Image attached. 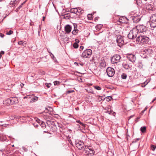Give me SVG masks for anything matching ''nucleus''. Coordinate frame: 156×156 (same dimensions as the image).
<instances>
[{
  "instance_id": "obj_1",
  "label": "nucleus",
  "mask_w": 156,
  "mask_h": 156,
  "mask_svg": "<svg viewBox=\"0 0 156 156\" xmlns=\"http://www.w3.org/2000/svg\"><path fill=\"white\" fill-rule=\"evenodd\" d=\"M136 42L139 44H149L151 43L150 39L147 36L141 34L140 35L136 38Z\"/></svg>"
},
{
  "instance_id": "obj_2",
  "label": "nucleus",
  "mask_w": 156,
  "mask_h": 156,
  "mask_svg": "<svg viewBox=\"0 0 156 156\" xmlns=\"http://www.w3.org/2000/svg\"><path fill=\"white\" fill-rule=\"evenodd\" d=\"M5 101L9 105H12L14 103L18 102V100L16 97H12L7 99Z\"/></svg>"
},
{
  "instance_id": "obj_3",
  "label": "nucleus",
  "mask_w": 156,
  "mask_h": 156,
  "mask_svg": "<svg viewBox=\"0 0 156 156\" xmlns=\"http://www.w3.org/2000/svg\"><path fill=\"white\" fill-rule=\"evenodd\" d=\"M121 57L119 55L115 54L111 58V61L112 64L116 63L120 61Z\"/></svg>"
},
{
  "instance_id": "obj_4",
  "label": "nucleus",
  "mask_w": 156,
  "mask_h": 156,
  "mask_svg": "<svg viewBox=\"0 0 156 156\" xmlns=\"http://www.w3.org/2000/svg\"><path fill=\"white\" fill-rule=\"evenodd\" d=\"M84 149V151L85 152L87 155L94 154V151L93 148L91 146H85Z\"/></svg>"
},
{
  "instance_id": "obj_5",
  "label": "nucleus",
  "mask_w": 156,
  "mask_h": 156,
  "mask_svg": "<svg viewBox=\"0 0 156 156\" xmlns=\"http://www.w3.org/2000/svg\"><path fill=\"white\" fill-rule=\"evenodd\" d=\"M92 51L90 49H87L83 52L81 56L83 58H89L91 55Z\"/></svg>"
},
{
  "instance_id": "obj_6",
  "label": "nucleus",
  "mask_w": 156,
  "mask_h": 156,
  "mask_svg": "<svg viewBox=\"0 0 156 156\" xmlns=\"http://www.w3.org/2000/svg\"><path fill=\"white\" fill-rule=\"evenodd\" d=\"M115 70L112 68L109 67L107 69L106 73L109 77H112L115 74Z\"/></svg>"
},
{
  "instance_id": "obj_7",
  "label": "nucleus",
  "mask_w": 156,
  "mask_h": 156,
  "mask_svg": "<svg viewBox=\"0 0 156 156\" xmlns=\"http://www.w3.org/2000/svg\"><path fill=\"white\" fill-rule=\"evenodd\" d=\"M116 42L118 45L120 47L122 46L124 43V41L123 37L121 35L118 36L116 38Z\"/></svg>"
},
{
  "instance_id": "obj_8",
  "label": "nucleus",
  "mask_w": 156,
  "mask_h": 156,
  "mask_svg": "<svg viewBox=\"0 0 156 156\" xmlns=\"http://www.w3.org/2000/svg\"><path fill=\"white\" fill-rule=\"evenodd\" d=\"M136 29L138 30V32L143 33L146 31L147 29L146 27L143 25H138L135 27Z\"/></svg>"
},
{
  "instance_id": "obj_9",
  "label": "nucleus",
  "mask_w": 156,
  "mask_h": 156,
  "mask_svg": "<svg viewBox=\"0 0 156 156\" xmlns=\"http://www.w3.org/2000/svg\"><path fill=\"white\" fill-rule=\"evenodd\" d=\"M76 146L79 149L81 150L84 147V144L81 141H78L76 144Z\"/></svg>"
},
{
  "instance_id": "obj_10",
  "label": "nucleus",
  "mask_w": 156,
  "mask_h": 156,
  "mask_svg": "<svg viewBox=\"0 0 156 156\" xmlns=\"http://www.w3.org/2000/svg\"><path fill=\"white\" fill-rule=\"evenodd\" d=\"M127 57L129 61L133 62H135L136 60V57L135 55H133L130 54Z\"/></svg>"
},
{
  "instance_id": "obj_11",
  "label": "nucleus",
  "mask_w": 156,
  "mask_h": 156,
  "mask_svg": "<svg viewBox=\"0 0 156 156\" xmlns=\"http://www.w3.org/2000/svg\"><path fill=\"white\" fill-rule=\"evenodd\" d=\"M65 30L66 33L69 34L71 31L72 30L71 26L67 24L65 27Z\"/></svg>"
},
{
  "instance_id": "obj_12",
  "label": "nucleus",
  "mask_w": 156,
  "mask_h": 156,
  "mask_svg": "<svg viewBox=\"0 0 156 156\" xmlns=\"http://www.w3.org/2000/svg\"><path fill=\"white\" fill-rule=\"evenodd\" d=\"M122 66L124 68L127 69L130 68L131 67V66L128 64L127 62L125 61L122 64Z\"/></svg>"
},
{
  "instance_id": "obj_13",
  "label": "nucleus",
  "mask_w": 156,
  "mask_h": 156,
  "mask_svg": "<svg viewBox=\"0 0 156 156\" xmlns=\"http://www.w3.org/2000/svg\"><path fill=\"white\" fill-rule=\"evenodd\" d=\"M131 31L132 34H133V35H134L133 37H134L136 38L138 34V30L135 27L133 28Z\"/></svg>"
},
{
  "instance_id": "obj_14",
  "label": "nucleus",
  "mask_w": 156,
  "mask_h": 156,
  "mask_svg": "<svg viewBox=\"0 0 156 156\" xmlns=\"http://www.w3.org/2000/svg\"><path fill=\"white\" fill-rule=\"evenodd\" d=\"M143 51L145 53H146L147 54H149L152 52V50L151 48H146L144 49Z\"/></svg>"
},
{
  "instance_id": "obj_15",
  "label": "nucleus",
  "mask_w": 156,
  "mask_h": 156,
  "mask_svg": "<svg viewBox=\"0 0 156 156\" xmlns=\"http://www.w3.org/2000/svg\"><path fill=\"white\" fill-rule=\"evenodd\" d=\"M36 121L43 128H44L46 127V125H45V123L41 121L39 119H37L36 120Z\"/></svg>"
},
{
  "instance_id": "obj_16",
  "label": "nucleus",
  "mask_w": 156,
  "mask_h": 156,
  "mask_svg": "<svg viewBox=\"0 0 156 156\" xmlns=\"http://www.w3.org/2000/svg\"><path fill=\"white\" fill-rule=\"evenodd\" d=\"M150 23L151 27H156V21L150 20Z\"/></svg>"
},
{
  "instance_id": "obj_17",
  "label": "nucleus",
  "mask_w": 156,
  "mask_h": 156,
  "mask_svg": "<svg viewBox=\"0 0 156 156\" xmlns=\"http://www.w3.org/2000/svg\"><path fill=\"white\" fill-rule=\"evenodd\" d=\"M132 20L134 23H137L139 22L140 20V19L137 17L135 16H133L132 17Z\"/></svg>"
},
{
  "instance_id": "obj_18",
  "label": "nucleus",
  "mask_w": 156,
  "mask_h": 156,
  "mask_svg": "<svg viewBox=\"0 0 156 156\" xmlns=\"http://www.w3.org/2000/svg\"><path fill=\"white\" fill-rule=\"evenodd\" d=\"M78 11V8H72L70 10V12L71 13L75 14L77 13Z\"/></svg>"
},
{
  "instance_id": "obj_19",
  "label": "nucleus",
  "mask_w": 156,
  "mask_h": 156,
  "mask_svg": "<svg viewBox=\"0 0 156 156\" xmlns=\"http://www.w3.org/2000/svg\"><path fill=\"white\" fill-rule=\"evenodd\" d=\"M17 2H18L17 0H11L9 4L10 5H11V6H15L17 3Z\"/></svg>"
},
{
  "instance_id": "obj_20",
  "label": "nucleus",
  "mask_w": 156,
  "mask_h": 156,
  "mask_svg": "<svg viewBox=\"0 0 156 156\" xmlns=\"http://www.w3.org/2000/svg\"><path fill=\"white\" fill-rule=\"evenodd\" d=\"M74 25V29L72 31V33L73 35H76L78 33L79 31V30L77 29L76 27H75V25Z\"/></svg>"
},
{
  "instance_id": "obj_21",
  "label": "nucleus",
  "mask_w": 156,
  "mask_h": 156,
  "mask_svg": "<svg viewBox=\"0 0 156 156\" xmlns=\"http://www.w3.org/2000/svg\"><path fill=\"white\" fill-rule=\"evenodd\" d=\"M133 36L134 35H133V34H132V33L130 30L129 33L128 35V37L129 39H133L134 38Z\"/></svg>"
},
{
  "instance_id": "obj_22",
  "label": "nucleus",
  "mask_w": 156,
  "mask_h": 156,
  "mask_svg": "<svg viewBox=\"0 0 156 156\" xmlns=\"http://www.w3.org/2000/svg\"><path fill=\"white\" fill-rule=\"evenodd\" d=\"M150 20L156 21V14L152 15L151 18Z\"/></svg>"
},
{
  "instance_id": "obj_23",
  "label": "nucleus",
  "mask_w": 156,
  "mask_h": 156,
  "mask_svg": "<svg viewBox=\"0 0 156 156\" xmlns=\"http://www.w3.org/2000/svg\"><path fill=\"white\" fill-rule=\"evenodd\" d=\"M78 12L77 13L80 14H82L84 12V10H83L81 8L78 7Z\"/></svg>"
},
{
  "instance_id": "obj_24",
  "label": "nucleus",
  "mask_w": 156,
  "mask_h": 156,
  "mask_svg": "<svg viewBox=\"0 0 156 156\" xmlns=\"http://www.w3.org/2000/svg\"><path fill=\"white\" fill-rule=\"evenodd\" d=\"M140 130L142 133H145L146 131V127L145 126L141 127L140 129Z\"/></svg>"
},
{
  "instance_id": "obj_25",
  "label": "nucleus",
  "mask_w": 156,
  "mask_h": 156,
  "mask_svg": "<svg viewBox=\"0 0 156 156\" xmlns=\"http://www.w3.org/2000/svg\"><path fill=\"white\" fill-rule=\"evenodd\" d=\"M127 77V75L125 73H123L121 75V77L122 79H126Z\"/></svg>"
},
{
  "instance_id": "obj_26",
  "label": "nucleus",
  "mask_w": 156,
  "mask_h": 156,
  "mask_svg": "<svg viewBox=\"0 0 156 156\" xmlns=\"http://www.w3.org/2000/svg\"><path fill=\"white\" fill-rule=\"evenodd\" d=\"M73 47L75 48H77L78 47V44L76 43H74L73 45Z\"/></svg>"
},
{
  "instance_id": "obj_27",
  "label": "nucleus",
  "mask_w": 156,
  "mask_h": 156,
  "mask_svg": "<svg viewBox=\"0 0 156 156\" xmlns=\"http://www.w3.org/2000/svg\"><path fill=\"white\" fill-rule=\"evenodd\" d=\"M97 97V100H98V101L100 102L101 100H102V99L101 98H102V97L101 96H98Z\"/></svg>"
},
{
  "instance_id": "obj_28",
  "label": "nucleus",
  "mask_w": 156,
  "mask_h": 156,
  "mask_svg": "<svg viewBox=\"0 0 156 156\" xmlns=\"http://www.w3.org/2000/svg\"><path fill=\"white\" fill-rule=\"evenodd\" d=\"M138 67L140 69H143V65L142 64L141 62L139 63L138 64Z\"/></svg>"
},
{
  "instance_id": "obj_29",
  "label": "nucleus",
  "mask_w": 156,
  "mask_h": 156,
  "mask_svg": "<svg viewBox=\"0 0 156 156\" xmlns=\"http://www.w3.org/2000/svg\"><path fill=\"white\" fill-rule=\"evenodd\" d=\"M13 33V31L11 30H10L9 31L6 33V34L8 35H10Z\"/></svg>"
},
{
  "instance_id": "obj_30",
  "label": "nucleus",
  "mask_w": 156,
  "mask_h": 156,
  "mask_svg": "<svg viewBox=\"0 0 156 156\" xmlns=\"http://www.w3.org/2000/svg\"><path fill=\"white\" fill-rule=\"evenodd\" d=\"M156 148V146L153 145H151V148L152 151H154L155 150Z\"/></svg>"
},
{
  "instance_id": "obj_31",
  "label": "nucleus",
  "mask_w": 156,
  "mask_h": 156,
  "mask_svg": "<svg viewBox=\"0 0 156 156\" xmlns=\"http://www.w3.org/2000/svg\"><path fill=\"white\" fill-rule=\"evenodd\" d=\"M25 3V2L23 3L20 5L17 9L16 10L18 11L22 7V6Z\"/></svg>"
},
{
  "instance_id": "obj_32",
  "label": "nucleus",
  "mask_w": 156,
  "mask_h": 156,
  "mask_svg": "<svg viewBox=\"0 0 156 156\" xmlns=\"http://www.w3.org/2000/svg\"><path fill=\"white\" fill-rule=\"evenodd\" d=\"M76 122L79 123L80 125L82 126H85V125L82 122H81L79 120H77Z\"/></svg>"
},
{
  "instance_id": "obj_33",
  "label": "nucleus",
  "mask_w": 156,
  "mask_h": 156,
  "mask_svg": "<svg viewBox=\"0 0 156 156\" xmlns=\"http://www.w3.org/2000/svg\"><path fill=\"white\" fill-rule=\"evenodd\" d=\"M112 98V97L110 96L107 97L106 98V100L108 101H110Z\"/></svg>"
},
{
  "instance_id": "obj_34",
  "label": "nucleus",
  "mask_w": 156,
  "mask_h": 156,
  "mask_svg": "<svg viewBox=\"0 0 156 156\" xmlns=\"http://www.w3.org/2000/svg\"><path fill=\"white\" fill-rule=\"evenodd\" d=\"M94 88H95L96 89L98 90H100L101 89V88L99 86H94Z\"/></svg>"
},
{
  "instance_id": "obj_35",
  "label": "nucleus",
  "mask_w": 156,
  "mask_h": 156,
  "mask_svg": "<svg viewBox=\"0 0 156 156\" xmlns=\"http://www.w3.org/2000/svg\"><path fill=\"white\" fill-rule=\"evenodd\" d=\"M54 83L55 85H57L60 84V82L57 81H55L54 82Z\"/></svg>"
},
{
  "instance_id": "obj_36",
  "label": "nucleus",
  "mask_w": 156,
  "mask_h": 156,
  "mask_svg": "<svg viewBox=\"0 0 156 156\" xmlns=\"http://www.w3.org/2000/svg\"><path fill=\"white\" fill-rule=\"evenodd\" d=\"M139 140H140L139 138H136V139H134L133 140V141L132 142V143H136L137 141H138Z\"/></svg>"
},
{
  "instance_id": "obj_37",
  "label": "nucleus",
  "mask_w": 156,
  "mask_h": 156,
  "mask_svg": "<svg viewBox=\"0 0 156 156\" xmlns=\"http://www.w3.org/2000/svg\"><path fill=\"white\" fill-rule=\"evenodd\" d=\"M51 84V83H46L45 85L48 88L50 87Z\"/></svg>"
},
{
  "instance_id": "obj_38",
  "label": "nucleus",
  "mask_w": 156,
  "mask_h": 156,
  "mask_svg": "<svg viewBox=\"0 0 156 156\" xmlns=\"http://www.w3.org/2000/svg\"><path fill=\"white\" fill-rule=\"evenodd\" d=\"M5 53V52L3 51H2L0 52V58H1L2 56V55H3Z\"/></svg>"
},
{
  "instance_id": "obj_39",
  "label": "nucleus",
  "mask_w": 156,
  "mask_h": 156,
  "mask_svg": "<svg viewBox=\"0 0 156 156\" xmlns=\"http://www.w3.org/2000/svg\"><path fill=\"white\" fill-rule=\"evenodd\" d=\"M74 91L73 90H69L67 91V93L68 94H69L72 92H74Z\"/></svg>"
},
{
  "instance_id": "obj_40",
  "label": "nucleus",
  "mask_w": 156,
  "mask_h": 156,
  "mask_svg": "<svg viewBox=\"0 0 156 156\" xmlns=\"http://www.w3.org/2000/svg\"><path fill=\"white\" fill-rule=\"evenodd\" d=\"M102 25H98L97 26H96V28H98L99 29H100V28L102 27Z\"/></svg>"
},
{
  "instance_id": "obj_41",
  "label": "nucleus",
  "mask_w": 156,
  "mask_h": 156,
  "mask_svg": "<svg viewBox=\"0 0 156 156\" xmlns=\"http://www.w3.org/2000/svg\"><path fill=\"white\" fill-rule=\"evenodd\" d=\"M38 98L37 97L35 96L33 97L32 99L35 101H37L38 100Z\"/></svg>"
},
{
  "instance_id": "obj_42",
  "label": "nucleus",
  "mask_w": 156,
  "mask_h": 156,
  "mask_svg": "<svg viewBox=\"0 0 156 156\" xmlns=\"http://www.w3.org/2000/svg\"><path fill=\"white\" fill-rule=\"evenodd\" d=\"M148 83V82H147V83L145 84H144V83H143V84H141V86L143 87H144L146 86V85H147Z\"/></svg>"
},
{
  "instance_id": "obj_43",
  "label": "nucleus",
  "mask_w": 156,
  "mask_h": 156,
  "mask_svg": "<svg viewBox=\"0 0 156 156\" xmlns=\"http://www.w3.org/2000/svg\"><path fill=\"white\" fill-rule=\"evenodd\" d=\"M153 34H154V35L156 37V28L155 30H154L153 31Z\"/></svg>"
},
{
  "instance_id": "obj_44",
  "label": "nucleus",
  "mask_w": 156,
  "mask_h": 156,
  "mask_svg": "<svg viewBox=\"0 0 156 156\" xmlns=\"http://www.w3.org/2000/svg\"><path fill=\"white\" fill-rule=\"evenodd\" d=\"M18 43V44L20 45H21L23 44V41H19Z\"/></svg>"
},
{
  "instance_id": "obj_45",
  "label": "nucleus",
  "mask_w": 156,
  "mask_h": 156,
  "mask_svg": "<svg viewBox=\"0 0 156 156\" xmlns=\"http://www.w3.org/2000/svg\"><path fill=\"white\" fill-rule=\"evenodd\" d=\"M149 6H151V5H147V7L146 8L148 9H149V10H151V9H150V8H148V7H149Z\"/></svg>"
},
{
  "instance_id": "obj_46",
  "label": "nucleus",
  "mask_w": 156,
  "mask_h": 156,
  "mask_svg": "<svg viewBox=\"0 0 156 156\" xmlns=\"http://www.w3.org/2000/svg\"><path fill=\"white\" fill-rule=\"evenodd\" d=\"M90 16V20H91V19H92V15L91 14H88V17L89 18Z\"/></svg>"
},
{
  "instance_id": "obj_47",
  "label": "nucleus",
  "mask_w": 156,
  "mask_h": 156,
  "mask_svg": "<svg viewBox=\"0 0 156 156\" xmlns=\"http://www.w3.org/2000/svg\"><path fill=\"white\" fill-rule=\"evenodd\" d=\"M33 125H34V126L35 127H37L38 126V124H36V123H34L33 124Z\"/></svg>"
},
{
  "instance_id": "obj_48",
  "label": "nucleus",
  "mask_w": 156,
  "mask_h": 156,
  "mask_svg": "<svg viewBox=\"0 0 156 156\" xmlns=\"http://www.w3.org/2000/svg\"><path fill=\"white\" fill-rule=\"evenodd\" d=\"M75 41H76L75 43H76L77 44L79 42V41L77 39H76L75 40Z\"/></svg>"
},
{
  "instance_id": "obj_49",
  "label": "nucleus",
  "mask_w": 156,
  "mask_h": 156,
  "mask_svg": "<svg viewBox=\"0 0 156 156\" xmlns=\"http://www.w3.org/2000/svg\"><path fill=\"white\" fill-rule=\"evenodd\" d=\"M101 66H102L104 67L105 65V64L104 63H101Z\"/></svg>"
},
{
  "instance_id": "obj_50",
  "label": "nucleus",
  "mask_w": 156,
  "mask_h": 156,
  "mask_svg": "<svg viewBox=\"0 0 156 156\" xmlns=\"http://www.w3.org/2000/svg\"><path fill=\"white\" fill-rule=\"evenodd\" d=\"M107 113L109 114H112L113 113V112H109V111H108L107 112Z\"/></svg>"
},
{
  "instance_id": "obj_51",
  "label": "nucleus",
  "mask_w": 156,
  "mask_h": 156,
  "mask_svg": "<svg viewBox=\"0 0 156 156\" xmlns=\"http://www.w3.org/2000/svg\"><path fill=\"white\" fill-rule=\"evenodd\" d=\"M140 119V118L139 117H137L136 120H135V121L136 122H137L138 121V119Z\"/></svg>"
},
{
  "instance_id": "obj_52",
  "label": "nucleus",
  "mask_w": 156,
  "mask_h": 156,
  "mask_svg": "<svg viewBox=\"0 0 156 156\" xmlns=\"http://www.w3.org/2000/svg\"><path fill=\"white\" fill-rule=\"evenodd\" d=\"M74 64L76 65H77L78 66H79V64L77 62H75L74 63Z\"/></svg>"
},
{
  "instance_id": "obj_53",
  "label": "nucleus",
  "mask_w": 156,
  "mask_h": 156,
  "mask_svg": "<svg viewBox=\"0 0 156 156\" xmlns=\"http://www.w3.org/2000/svg\"><path fill=\"white\" fill-rule=\"evenodd\" d=\"M80 48L82 50H83V47L81 46L80 47Z\"/></svg>"
},
{
  "instance_id": "obj_54",
  "label": "nucleus",
  "mask_w": 156,
  "mask_h": 156,
  "mask_svg": "<svg viewBox=\"0 0 156 156\" xmlns=\"http://www.w3.org/2000/svg\"><path fill=\"white\" fill-rule=\"evenodd\" d=\"M134 116V115H132L130 116L129 117V119H130L132 118Z\"/></svg>"
},
{
  "instance_id": "obj_55",
  "label": "nucleus",
  "mask_w": 156,
  "mask_h": 156,
  "mask_svg": "<svg viewBox=\"0 0 156 156\" xmlns=\"http://www.w3.org/2000/svg\"><path fill=\"white\" fill-rule=\"evenodd\" d=\"M156 100V98H154V99H153V100L152 101H151V103H152L153 102H154Z\"/></svg>"
},
{
  "instance_id": "obj_56",
  "label": "nucleus",
  "mask_w": 156,
  "mask_h": 156,
  "mask_svg": "<svg viewBox=\"0 0 156 156\" xmlns=\"http://www.w3.org/2000/svg\"><path fill=\"white\" fill-rule=\"evenodd\" d=\"M41 26L40 25L39 27L38 30H40L41 31Z\"/></svg>"
},
{
  "instance_id": "obj_57",
  "label": "nucleus",
  "mask_w": 156,
  "mask_h": 156,
  "mask_svg": "<svg viewBox=\"0 0 156 156\" xmlns=\"http://www.w3.org/2000/svg\"><path fill=\"white\" fill-rule=\"evenodd\" d=\"M4 34H1L0 35V36L2 37H4Z\"/></svg>"
},
{
  "instance_id": "obj_58",
  "label": "nucleus",
  "mask_w": 156,
  "mask_h": 156,
  "mask_svg": "<svg viewBox=\"0 0 156 156\" xmlns=\"http://www.w3.org/2000/svg\"><path fill=\"white\" fill-rule=\"evenodd\" d=\"M81 66H83V64L82 63H80L79 64Z\"/></svg>"
},
{
  "instance_id": "obj_59",
  "label": "nucleus",
  "mask_w": 156,
  "mask_h": 156,
  "mask_svg": "<svg viewBox=\"0 0 156 156\" xmlns=\"http://www.w3.org/2000/svg\"><path fill=\"white\" fill-rule=\"evenodd\" d=\"M24 85V84L23 83H21L20 84V86L22 87H23V86Z\"/></svg>"
},
{
  "instance_id": "obj_60",
  "label": "nucleus",
  "mask_w": 156,
  "mask_h": 156,
  "mask_svg": "<svg viewBox=\"0 0 156 156\" xmlns=\"http://www.w3.org/2000/svg\"><path fill=\"white\" fill-rule=\"evenodd\" d=\"M102 97V98L101 99H102V100H104L105 99V98H104V97H103V96H101Z\"/></svg>"
},
{
  "instance_id": "obj_61",
  "label": "nucleus",
  "mask_w": 156,
  "mask_h": 156,
  "mask_svg": "<svg viewBox=\"0 0 156 156\" xmlns=\"http://www.w3.org/2000/svg\"><path fill=\"white\" fill-rule=\"evenodd\" d=\"M149 81H147V80L146 81H145L144 83L145 84L147 83V82H149Z\"/></svg>"
},
{
  "instance_id": "obj_62",
  "label": "nucleus",
  "mask_w": 156,
  "mask_h": 156,
  "mask_svg": "<svg viewBox=\"0 0 156 156\" xmlns=\"http://www.w3.org/2000/svg\"><path fill=\"white\" fill-rule=\"evenodd\" d=\"M40 31H41V30H38V33L39 35V34Z\"/></svg>"
},
{
  "instance_id": "obj_63",
  "label": "nucleus",
  "mask_w": 156,
  "mask_h": 156,
  "mask_svg": "<svg viewBox=\"0 0 156 156\" xmlns=\"http://www.w3.org/2000/svg\"><path fill=\"white\" fill-rule=\"evenodd\" d=\"M136 2V3H137V4H138V0H135Z\"/></svg>"
},
{
  "instance_id": "obj_64",
  "label": "nucleus",
  "mask_w": 156,
  "mask_h": 156,
  "mask_svg": "<svg viewBox=\"0 0 156 156\" xmlns=\"http://www.w3.org/2000/svg\"><path fill=\"white\" fill-rule=\"evenodd\" d=\"M6 126H7L6 125V124H5V125H4L3 126L4 127H6Z\"/></svg>"
}]
</instances>
